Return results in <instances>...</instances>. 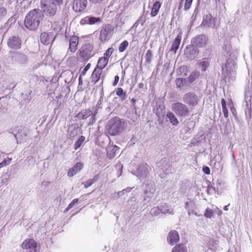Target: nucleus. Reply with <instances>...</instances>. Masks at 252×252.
<instances>
[{
	"instance_id": "nucleus-54",
	"label": "nucleus",
	"mask_w": 252,
	"mask_h": 252,
	"mask_svg": "<svg viewBox=\"0 0 252 252\" xmlns=\"http://www.w3.org/2000/svg\"><path fill=\"white\" fill-rule=\"evenodd\" d=\"M16 21V18L14 17V16H11L9 19L7 21V24H10V25H11L12 24H14L15 23Z\"/></svg>"
},
{
	"instance_id": "nucleus-50",
	"label": "nucleus",
	"mask_w": 252,
	"mask_h": 252,
	"mask_svg": "<svg viewBox=\"0 0 252 252\" xmlns=\"http://www.w3.org/2000/svg\"><path fill=\"white\" fill-rule=\"evenodd\" d=\"M192 0H186L184 9L185 10H189L191 5Z\"/></svg>"
},
{
	"instance_id": "nucleus-64",
	"label": "nucleus",
	"mask_w": 252,
	"mask_h": 252,
	"mask_svg": "<svg viewBox=\"0 0 252 252\" xmlns=\"http://www.w3.org/2000/svg\"><path fill=\"white\" fill-rule=\"evenodd\" d=\"M13 135H14V137H15V138L16 139L17 143H18L19 141L21 142V140L20 139V137H19V134H14Z\"/></svg>"
},
{
	"instance_id": "nucleus-37",
	"label": "nucleus",
	"mask_w": 252,
	"mask_h": 252,
	"mask_svg": "<svg viewBox=\"0 0 252 252\" xmlns=\"http://www.w3.org/2000/svg\"><path fill=\"white\" fill-rule=\"evenodd\" d=\"M176 84L177 88H181L184 85L188 84L187 79L186 78H177L176 79Z\"/></svg>"
},
{
	"instance_id": "nucleus-12",
	"label": "nucleus",
	"mask_w": 252,
	"mask_h": 252,
	"mask_svg": "<svg viewBox=\"0 0 252 252\" xmlns=\"http://www.w3.org/2000/svg\"><path fill=\"white\" fill-rule=\"evenodd\" d=\"M55 39V35L52 32H44L41 33L40 40L41 43L48 45L52 44Z\"/></svg>"
},
{
	"instance_id": "nucleus-2",
	"label": "nucleus",
	"mask_w": 252,
	"mask_h": 252,
	"mask_svg": "<svg viewBox=\"0 0 252 252\" xmlns=\"http://www.w3.org/2000/svg\"><path fill=\"white\" fill-rule=\"evenodd\" d=\"M125 123L119 117L111 119L106 126L108 133L113 136L121 134L125 130Z\"/></svg>"
},
{
	"instance_id": "nucleus-38",
	"label": "nucleus",
	"mask_w": 252,
	"mask_h": 252,
	"mask_svg": "<svg viewBox=\"0 0 252 252\" xmlns=\"http://www.w3.org/2000/svg\"><path fill=\"white\" fill-rule=\"evenodd\" d=\"M98 179V176L95 175L93 179H90L86 182L83 183L82 184L84 185L85 188H87L93 185L94 182H96Z\"/></svg>"
},
{
	"instance_id": "nucleus-59",
	"label": "nucleus",
	"mask_w": 252,
	"mask_h": 252,
	"mask_svg": "<svg viewBox=\"0 0 252 252\" xmlns=\"http://www.w3.org/2000/svg\"><path fill=\"white\" fill-rule=\"evenodd\" d=\"M222 112L224 114V116L225 118H227L228 117V110L226 107L222 108Z\"/></svg>"
},
{
	"instance_id": "nucleus-58",
	"label": "nucleus",
	"mask_w": 252,
	"mask_h": 252,
	"mask_svg": "<svg viewBox=\"0 0 252 252\" xmlns=\"http://www.w3.org/2000/svg\"><path fill=\"white\" fill-rule=\"evenodd\" d=\"M223 50L226 53H229L230 51V45L225 44L223 47Z\"/></svg>"
},
{
	"instance_id": "nucleus-53",
	"label": "nucleus",
	"mask_w": 252,
	"mask_h": 252,
	"mask_svg": "<svg viewBox=\"0 0 252 252\" xmlns=\"http://www.w3.org/2000/svg\"><path fill=\"white\" fill-rule=\"evenodd\" d=\"M91 66V63H88L84 68L83 70L81 73V76H84L85 75L86 71L89 69Z\"/></svg>"
},
{
	"instance_id": "nucleus-57",
	"label": "nucleus",
	"mask_w": 252,
	"mask_h": 252,
	"mask_svg": "<svg viewBox=\"0 0 252 252\" xmlns=\"http://www.w3.org/2000/svg\"><path fill=\"white\" fill-rule=\"evenodd\" d=\"M203 171L206 174H209L210 173V168L208 166H204L203 167Z\"/></svg>"
},
{
	"instance_id": "nucleus-60",
	"label": "nucleus",
	"mask_w": 252,
	"mask_h": 252,
	"mask_svg": "<svg viewBox=\"0 0 252 252\" xmlns=\"http://www.w3.org/2000/svg\"><path fill=\"white\" fill-rule=\"evenodd\" d=\"M119 80V77L118 75L115 76L114 81L112 84L113 86H115L118 84Z\"/></svg>"
},
{
	"instance_id": "nucleus-51",
	"label": "nucleus",
	"mask_w": 252,
	"mask_h": 252,
	"mask_svg": "<svg viewBox=\"0 0 252 252\" xmlns=\"http://www.w3.org/2000/svg\"><path fill=\"white\" fill-rule=\"evenodd\" d=\"M95 114L92 112V115L90 116V122L88 123V125H92L95 122Z\"/></svg>"
},
{
	"instance_id": "nucleus-16",
	"label": "nucleus",
	"mask_w": 252,
	"mask_h": 252,
	"mask_svg": "<svg viewBox=\"0 0 252 252\" xmlns=\"http://www.w3.org/2000/svg\"><path fill=\"white\" fill-rule=\"evenodd\" d=\"M21 247L23 249H29L30 251L33 252L37 251V243L33 239H26L22 244Z\"/></svg>"
},
{
	"instance_id": "nucleus-30",
	"label": "nucleus",
	"mask_w": 252,
	"mask_h": 252,
	"mask_svg": "<svg viewBox=\"0 0 252 252\" xmlns=\"http://www.w3.org/2000/svg\"><path fill=\"white\" fill-rule=\"evenodd\" d=\"M185 208L188 211V213L189 216L191 215H194L195 216L199 217L200 215H198L197 213L194 212L193 209V204L191 202H186L185 203Z\"/></svg>"
},
{
	"instance_id": "nucleus-13",
	"label": "nucleus",
	"mask_w": 252,
	"mask_h": 252,
	"mask_svg": "<svg viewBox=\"0 0 252 252\" xmlns=\"http://www.w3.org/2000/svg\"><path fill=\"white\" fill-rule=\"evenodd\" d=\"M157 166L166 174L171 173L174 170L170 165L168 159L165 158H162L160 161L158 162Z\"/></svg>"
},
{
	"instance_id": "nucleus-49",
	"label": "nucleus",
	"mask_w": 252,
	"mask_h": 252,
	"mask_svg": "<svg viewBox=\"0 0 252 252\" xmlns=\"http://www.w3.org/2000/svg\"><path fill=\"white\" fill-rule=\"evenodd\" d=\"M213 211L211 209L208 208L206 209L205 211L204 216L207 218H211L213 216Z\"/></svg>"
},
{
	"instance_id": "nucleus-6",
	"label": "nucleus",
	"mask_w": 252,
	"mask_h": 252,
	"mask_svg": "<svg viewBox=\"0 0 252 252\" xmlns=\"http://www.w3.org/2000/svg\"><path fill=\"white\" fill-rule=\"evenodd\" d=\"M199 99L198 96L193 92H189L183 96V101L191 107H194L198 104Z\"/></svg>"
},
{
	"instance_id": "nucleus-5",
	"label": "nucleus",
	"mask_w": 252,
	"mask_h": 252,
	"mask_svg": "<svg viewBox=\"0 0 252 252\" xmlns=\"http://www.w3.org/2000/svg\"><path fill=\"white\" fill-rule=\"evenodd\" d=\"M172 110L179 117L186 118L189 113L188 107L181 102H176L171 105Z\"/></svg>"
},
{
	"instance_id": "nucleus-3",
	"label": "nucleus",
	"mask_w": 252,
	"mask_h": 252,
	"mask_svg": "<svg viewBox=\"0 0 252 252\" xmlns=\"http://www.w3.org/2000/svg\"><path fill=\"white\" fill-rule=\"evenodd\" d=\"M78 59L82 62H87L95 54L94 46L90 43L83 45L78 50Z\"/></svg>"
},
{
	"instance_id": "nucleus-22",
	"label": "nucleus",
	"mask_w": 252,
	"mask_h": 252,
	"mask_svg": "<svg viewBox=\"0 0 252 252\" xmlns=\"http://www.w3.org/2000/svg\"><path fill=\"white\" fill-rule=\"evenodd\" d=\"M182 39V35L179 33L177 35L172 43L169 51L175 54L179 48Z\"/></svg>"
},
{
	"instance_id": "nucleus-44",
	"label": "nucleus",
	"mask_w": 252,
	"mask_h": 252,
	"mask_svg": "<svg viewBox=\"0 0 252 252\" xmlns=\"http://www.w3.org/2000/svg\"><path fill=\"white\" fill-rule=\"evenodd\" d=\"M128 45V42L126 40H125L120 44L119 47V51L120 52H124Z\"/></svg>"
},
{
	"instance_id": "nucleus-36",
	"label": "nucleus",
	"mask_w": 252,
	"mask_h": 252,
	"mask_svg": "<svg viewBox=\"0 0 252 252\" xmlns=\"http://www.w3.org/2000/svg\"><path fill=\"white\" fill-rule=\"evenodd\" d=\"M116 93L117 95L121 98L122 101L125 100L126 99L127 95L126 94V93L124 92L122 88H117L116 89Z\"/></svg>"
},
{
	"instance_id": "nucleus-23",
	"label": "nucleus",
	"mask_w": 252,
	"mask_h": 252,
	"mask_svg": "<svg viewBox=\"0 0 252 252\" xmlns=\"http://www.w3.org/2000/svg\"><path fill=\"white\" fill-rule=\"evenodd\" d=\"M83 167V164L81 162H77L74 166L71 168L68 171L67 175L69 177H73L74 175L81 171Z\"/></svg>"
},
{
	"instance_id": "nucleus-14",
	"label": "nucleus",
	"mask_w": 252,
	"mask_h": 252,
	"mask_svg": "<svg viewBox=\"0 0 252 252\" xmlns=\"http://www.w3.org/2000/svg\"><path fill=\"white\" fill-rule=\"evenodd\" d=\"M8 47L12 49L18 50L21 48V40L18 36H12L9 37L7 40Z\"/></svg>"
},
{
	"instance_id": "nucleus-48",
	"label": "nucleus",
	"mask_w": 252,
	"mask_h": 252,
	"mask_svg": "<svg viewBox=\"0 0 252 252\" xmlns=\"http://www.w3.org/2000/svg\"><path fill=\"white\" fill-rule=\"evenodd\" d=\"M114 51V49L113 48H108L104 54L103 58H105L106 59H108V58L110 57Z\"/></svg>"
},
{
	"instance_id": "nucleus-29",
	"label": "nucleus",
	"mask_w": 252,
	"mask_h": 252,
	"mask_svg": "<svg viewBox=\"0 0 252 252\" xmlns=\"http://www.w3.org/2000/svg\"><path fill=\"white\" fill-rule=\"evenodd\" d=\"M161 5V3L158 1H157L154 3L151 12V16L152 17H155L157 15Z\"/></svg>"
},
{
	"instance_id": "nucleus-24",
	"label": "nucleus",
	"mask_w": 252,
	"mask_h": 252,
	"mask_svg": "<svg viewBox=\"0 0 252 252\" xmlns=\"http://www.w3.org/2000/svg\"><path fill=\"white\" fill-rule=\"evenodd\" d=\"M13 58L15 62L20 64L26 63L28 61L26 55L18 52L14 54Z\"/></svg>"
},
{
	"instance_id": "nucleus-62",
	"label": "nucleus",
	"mask_w": 252,
	"mask_h": 252,
	"mask_svg": "<svg viewBox=\"0 0 252 252\" xmlns=\"http://www.w3.org/2000/svg\"><path fill=\"white\" fill-rule=\"evenodd\" d=\"M215 191V189L214 187H213L212 186H208V189H207L208 193H209L210 191Z\"/></svg>"
},
{
	"instance_id": "nucleus-43",
	"label": "nucleus",
	"mask_w": 252,
	"mask_h": 252,
	"mask_svg": "<svg viewBox=\"0 0 252 252\" xmlns=\"http://www.w3.org/2000/svg\"><path fill=\"white\" fill-rule=\"evenodd\" d=\"M145 58L146 59V63L148 64H150L152 61V59L153 58L152 51L150 50H148L146 53Z\"/></svg>"
},
{
	"instance_id": "nucleus-15",
	"label": "nucleus",
	"mask_w": 252,
	"mask_h": 252,
	"mask_svg": "<svg viewBox=\"0 0 252 252\" xmlns=\"http://www.w3.org/2000/svg\"><path fill=\"white\" fill-rule=\"evenodd\" d=\"M87 4V0H74L72 9L75 12H81L86 8Z\"/></svg>"
},
{
	"instance_id": "nucleus-61",
	"label": "nucleus",
	"mask_w": 252,
	"mask_h": 252,
	"mask_svg": "<svg viewBox=\"0 0 252 252\" xmlns=\"http://www.w3.org/2000/svg\"><path fill=\"white\" fill-rule=\"evenodd\" d=\"M103 101V98H100L99 100H98L97 104L96 105V107L98 108H102V103Z\"/></svg>"
},
{
	"instance_id": "nucleus-33",
	"label": "nucleus",
	"mask_w": 252,
	"mask_h": 252,
	"mask_svg": "<svg viewBox=\"0 0 252 252\" xmlns=\"http://www.w3.org/2000/svg\"><path fill=\"white\" fill-rule=\"evenodd\" d=\"M108 62V59H106L105 58L102 57L99 59L96 67H98L102 70L107 64Z\"/></svg>"
},
{
	"instance_id": "nucleus-55",
	"label": "nucleus",
	"mask_w": 252,
	"mask_h": 252,
	"mask_svg": "<svg viewBox=\"0 0 252 252\" xmlns=\"http://www.w3.org/2000/svg\"><path fill=\"white\" fill-rule=\"evenodd\" d=\"M246 103L247 108L245 110V113L246 114H247V113H249V115L251 116L252 113L251 104H250V107H249V105L248 104L247 101H246Z\"/></svg>"
},
{
	"instance_id": "nucleus-9",
	"label": "nucleus",
	"mask_w": 252,
	"mask_h": 252,
	"mask_svg": "<svg viewBox=\"0 0 252 252\" xmlns=\"http://www.w3.org/2000/svg\"><path fill=\"white\" fill-rule=\"evenodd\" d=\"M209 38L204 34H200L194 37L191 39V43L197 47H203L208 43Z\"/></svg>"
},
{
	"instance_id": "nucleus-32",
	"label": "nucleus",
	"mask_w": 252,
	"mask_h": 252,
	"mask_svg": "<svg viewBox=\"0 0 252 252\" xmlns=\"http://www.w3.org/2000/svg\"><path fill=\"white\" fill-rule=\"evenodd\" d=\"M167 117L169 119L170 122L173 126H177L179 124V121L175 115L171 112H168L166 114Z\"/></svg>"
},
{
	"instance_id": "nucleus-47",
	"label": "nucleus",
	"mask_w": 252,
	"mask_h": 252,
	"mask_svg": "<svg viewBox=\"0 0 252 252\" xmlns=\"http://www.w3.org/2000/svg\"><path fill=\"white\" fill-rule=\"evenodd\" d=\"M49 2L55 4L56 7L59 8L60 5L62 4L63 0H47Z\"/></svg>"
},
{
	"instance_id": "nucleus-10",
	"label": "nucleus",
	"mask_w": 252,
	"mask_h": 252,
	"mask_svg": "<svg viewBox=\"0 0 252 252\" xmlns=\"http://www.w3.org/2000/svg\"><path fill=\"white\" fill-rule=\"evenodd\" d=\"M201 26L204 28H211L212 29L217 28L215 18H213L210 13L203 16Z\"/></svg>"
},
{
	"instance_id": "nucleus-41",
	"label": "nucleus",
	"mask_w": 252,
	"mask_h": 252,
	"mask_svg": "<svg viewBox=\"0 0 252 252\" xmlns=\"http://www.w3.org/2000/svg\"><path fill=\"white\" fill-rule=\"evenodd\" d=\"M209 62L208 60L204 59L200 62L199 65L200 66L201 69L202 71L206 70V68L209 66Z\"/></svg>"
},
{
	"instance_id": "nucleus-42",
	"label": "nucleus",
	"mask_w": 252,
	"mask_h": 252,
	"mask_svg": "<svg viewBox=\"0 0 252 252\" xmlns=\"http://www.w3.org/2000/svg\"><path fill=\"white\" fill-rule=\"evenodd\" d=\"M188 68L187 66L183 65L181 66L179 68L178 72L180 73V75L183 76H186L188 75Z\"/></svg>"
},
{
	"instance_id": "nucleus-46",
	"label": "nucleus",
	"mask_w": 252,
	"mask_h": 252,
	"mask_svg": "<svg viewBox=\"0 0 252 252\" xmlns=\"http://www.w3.org/2000/svg\"><path fill=\"white\" fill-rule=\"evenodd\" d=\"M12 159L8 158L7 159H4L0 163V169L9 165L11 162Z\"/></svg>"
},
{
	"instance_id": "nucleus-63",
	"label": "nucleus",
	"mask_w": 252,
	"mask_h": 252,
	"mask_svg": "<svg viewBox=\"0 0 252 252\" xmlns=\"http://www.w3.org/2000/svg\"><path fill=\"white\" fill-rule=\"evenodd\" d=\"M221 104L222 105V108L226 107V102L224 99L222 98L221 100Z\"/></svg>"
},
{
	"instance_id": "nucleus-31",
	"label": "nucleus",
	"mask_w": 252,
	"mask_h": 252,
	"mask_svg": "<svg viewBox=\"0 0 252 252\" xmlns=\"http://www.w3.org/2000/svg\"><path fill=\"white\" fill-rule=\"evenodd\" d=\"M93 111L90 109H86L82 110L77 115V117L80 119H86L92 115Z\"/></svg>"
},
{
	"instance_id": "nucleus-1",
	"label": "nucleus",
	"mask_w": 252,
	"mask_h": 252,
	"mask_svg": "<svg viewBox=\"0 0 252 252\" xmlns=\"http://www.w3.org/2000/svg\"><path fill=\"white\" fill-rule=\"evenodd\" d=\"M43 17L44 14L41 9L37 8L31 10L27 14L25 19V27L32 31L37 29Z\"/></svg>"
},
{
	"instance_id": "nucleus-17",
	"label": "nucleus",
	"mask_w": 252,
	"mask_h": 252,
	"mask_svg": "<svg viewBox=\"0 0 252 252\" xmlns=\"http://www.w3.org/2000/svg\"><path fill=\"white\" fill-rule=\"evenodd\" d=\"M101 22V19L99 17H95L93 16H88L82 19L80 23L81 25L89 24L94 25L98 24Z\"/></svg>"
},
{
	"instance_id": "nucleus-4",
	"label": "nucleus",
	"mask_w": 252,
	"mask_h": 252,
	"mask_svg": "<svg viewBox=\"0 0 252 252\" xmlns=\"http://www.w3.org/2000/svg\"><path fill=\"white\" fill-rule=\"evenodd\" d=\"M40 8L43 13L49 17L55 16L59 9L55 4L48 2L47 0H40Z\"/></svg>"
},
{
	"instance_id": "nucleus-52",
	"label": "nucleus",
	"mask_w": 252,
	"mask_h": 252,
	"mask_svg": "<svg viewBox=\"0 0 252 252\" xmlns=\"http://www.w3.org/2000/svg\"><path fill=\"white\" fill-rule=\"evenodd\" d=\"M198 12V9L197 8H195V9L194 10V12L192 15V16L191 17V22H193L195 20H196V15L197 14Z\"/></svg>"
},
{
	"instance_id": "nucleus-39",
	"label": "nucleus",
	"mask_w": 252,
	"mask_h": 252,
	"mask_svg": "<svg viewBox=\"0 0 252 252\" xmlns=\"http://www.w3.org/2000/svg\"><path fill=\"white\" fill-rule=\"evenodd\" d=\"M85 139V137L83 136H81L80 137L79 139H78L74 143V149L75 150H77L79 148L81 147L82 143L84 141Z\"/></svg>"
},
{
	"instance_id": "nucleus-26",
	"label": "nucleus",
	"mask_w": 252,
	"mask_h": 252,
	"mask_svg": "<svg viewBox=\"0 0 252 252\" xmlns=\"http://www.w3.org/2000/svg\"><path fill=\"white\" fill-rule=\"evenodd\" d=\"M148 165L146 163H142L138 166V173L141 177H145L148 173Z\"/></svg>"
},
{
	"instance_id": "nucleus-40",
	"label": "nucleus",
	"mask_w": 252,
	"mask_h": 252,
	"mask_svg": "<svg viewBox=\"0 0 252 252\" xmlns=\"http://www.w3.org/2000/svg\"><path fill=\"white\" fill-rule=\"evenodd\" d=\"M7 14V10L5 7H0V22H2Z\"/></svg>"
},
{
	"instance_id": "nucleus-45",
	"label": "nucleus",
	"mask_w": 252,
	"mask_h": 252,
	"mask_svg": "<svg viewBox=\"0 0 252 252\" xmlns=\"http://www.w3.org/2000/svg\"><path fill=\"white\" fill-rule=\"evenodd\" d=\"M160 213V211L159 206L153 208L150 211L151 215L154 216H157Z\"/></svg>"
},
{
	"instance_id": "nucleus-8",
	"label": "nucleus",
	"mask_w": 252,
	"mask_h": 252,
	"mask_svg": "<svg viewBox=\"0 0 252 252\" xmlns=\"http://www.w3.org/2000/svg\"><path fill=\"white\" fill-rule=\"evenodd\" d=\"M222 74L224 77L226 78L233 73L235 68L234 62L231 59H228L224 66H222Z\"/></svg>"
},
{
	"instance_id": "nucleus-19",
	"label": "nucleus",
	"mask_w": 252,
	"mask_h": 252,
	"mask_svg": "<svg viewBox=\"0 0 252 252\" xmlns=\"http://www.w3.org/2000/svg\"><path fill=\"white\" fill-rule=\"evenodd\" d=\"M167 240L169 244L173 245L179 241L178 233L176 230H172L169 233Z\"/></svg>"
},
{
	"instance_id": "nucleus-25",
	"label": "nucleus",
	"mask_w": 252,
	"mask_h": 252,
	"mask_svg": "<svg viewBox=\"0 0 252 252\" xmlns=\"http://www.w3.org/2000/svg\"><path fill=\"white\" fill-rule=\"evenodd\" d=\"M79 42L78 37L76 36H73L69 39V49L72 53L75 52L77 49V45Z\"/></svg>"
},
{
	"instance_id": "nucleus-56",
	"label": "nucleus",
	"mask_w": 252,
	"mask_h": 252,
	"mask_svg": "<svg viewBox=\"0 0 252 252\" xmlns=\"http://www.w3.org/2000/svg\"><path fill=\"white\" fill-rule=\"evenodd\" d=\"M78 201V199L77 198L74 199L68 205V208L71 209Z\"/></svg>"
},
{
	"instance_id": "nucleus-35",
	"label": "nucleus",
	"mask_w": 252,
	"mask_h": 252,
	"mask_svg": "<svg viewBox=\"0 0 252 252\" xmlns=\"http://www.w3.org/2000/svg\"><path fill=\"white\" fill-rule=\"evenodd\" d=\"M199 76V72L195 71L191 73V74L187 78V82L189 84L192 83Z\"/></svg>"
},
{
	"instance_id": "nucleus-18",
	"label": "nucleus",
	"mask_w": 252,
	"mask_h": 252,
	"mask_svg": "<svg viewBox=\"0 0 252 252\" xmlns=\"http://www.w3.org/2000/svg\"><path fill=\"white\" fill-rule=\"evenodd\" d=\"M101 73L102 70H101L98 67L95 68L91 76L92 81L93 82L94 84H96L100 79H101L102 80L101 84V85H102L104 77L103 76L101 77Z\"/></svg>"
},
{
	"instance_id": "nucleus-20",
	"label": "nucleus",
	"mask_w": 252,
	"mask_h": 252,
	"mask_svg": "<svg viewBox=\"0 0 252 252\" xmlns=\"http://www.w3.org/2000/svg\"><path fill=\"white\" fill-rule=\"evenodd\" d=\"M107 157L109 159H112L114 158L117 154H118L119 152V148L116 146L113 145H109L107 149Z\"/></svg>"
},
{
	"instance_id": "nucleus-11",
	"label": "nucleus",
	"mask_w": 252,
	"mask_h": 252,
	"mask_svg": "<svg viewBox=\"0 0 252 252\" xmlns=\"http://www.w3.org/2000/svg\"><path fill=\"white\" fill-rule=\"evenodd\" d=\"M144 200L147 202L153 196L156 190L154 184L152 183H147L144 187Z\"/></svg>"
},
{
	"instance_id": "nucleus-34",
	"label": "nucleus",
	"mask_w": 252,
	"mask_h": 252,
	"mask_svg": "<svg viewBox=\"0 0 252 252\" xmlns=\"http://www.w3.org/2000/svg\"><path fill=\"white\" fill-rule=\"evenodd\" d=\"M172 252H187V249L183 244H179L175 246Z\"/></svg>"
},
{
	"instance_id": "nucleus-21",
	"label": "nucleus",
	"mask_w": 252,
	"mask_h": 252,
	"mask_svg": "<svg viewBox=\"0 0 252 252\" xmlns=\"http://www.w3.org/2000/svg\"><path fill=\"white\" fill-rule=\"evenodd\" d=\"M80 128L77 124L70 126L68 128V135L69 138H74L79 133Z\"/></svg>"
},
{
	"instance_id": "nucleus-7",
	"label": "nucleus",
	"mask_w": 252,
	"mask_h": 252,
	"mask_svg": "<svg viewBox=\"0 0 252 252\" xmlns=\"http://www.w3.org/2000/svg\"><path fill=\"white\" fill-rule=\"evenodd\" d=\"M199 53L198 47L192 44L186 46L184 54L186 58L192 60L197 58Z\"/></svg>"
},
{
	"instance_id": "nucleus-28",
	"label": "nucleus",
	"mask_w": 252,
	"mask_h": 252,
	"mask_svg": "<svg viewBox=\"0 0 252 252\" xmlns=\"http://www.w3.org/2000/svg\"><path fill=\"white\" fill-rule=\"evenodd\" d=\"M111 31L109 28H105L101 29L100 33L99 38L102 41H105L109 38V34Z\"/></svg>"
},
{
	"instance_id": "nucleus-27",
	"label": "nucleus",
	"mask_w": 252,
	"mask_h": 252,
	"mask_svg": "<svg viewBox=\"0 0 252 252\" xmlns=\"http://www.w3.org/2000/svg\"><path fill=\"white\" fill-rule=\"evenodd\" d=\"M159 207L160 211V213L164 214H168L171 215H173L174 214L173 209H171L170 207L166 203H164L159 205Z\"/></svg>"
}]
</instances>
